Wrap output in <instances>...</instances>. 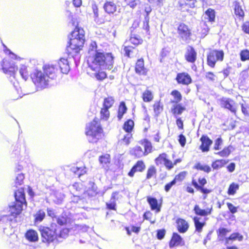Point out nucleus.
Masks as SVG:
<instances>
[{
  "label": "nucleus",
  "instance_id": "46",
  "mask_svg": "<svg viewBox=\"0 0 249 249\" xmlns=\"http://www.w3.org/2000/svg\"><path fill=\"white\" fill-rule=\"evenodd\" d=\"M217 233L218 237L220 238L219 239L220 240H222L223 238L226 236L227 234L229 232V231L225 228H219L217 230Z\"/></svg>",
  "mask_w": 249,
  "mask_h": 249
},
{
  "label": "nucleus",
  "instance_id": "52",
  "mask_svg": "<svg viewBox=\"0 0 249 249\" xmlns=\"http://www.w3.org/2000/svg\"><path fill=\"white\" fill-rule=\"evenodd\" d=\"M223 144V140L220 136L214 141L213 149L215 150H219L221 149V145Z\"/></svg>",
  "mask_w": 249,
  "mask_h": 249
},
{
  "label": "nucleus",
  "instance_id": "7",
  "mask_svg": "<svg viewBox=\"0 0 249 249\" xmlns=\"http://www.w3.org/2000/svg\"><path fill=\"white\" fill-rule=\"evenodd\" d=\"M224 58V52L222 50H211L207 54V65L213 68L217 61L222 62Z\"/></svg>",
  "mask_w": 249,
  "mask_h": 249
},
{
  "label": "nucleus",
  "instance_id": "21",
  "mask_svg": "<svg viewBox=\"0 0 249 249\" xmlns=\"http://www.w3.org/2000/svg\"><path fill=\"white\" fill-rule=\"evenodd\" d=\"M25 237L30 242L32 243L36 242L39 239L37 232L33 229L27 231L25 234Z\"/></svg>",
  "mask_w": 249,
  "mask_h": 249
},
{
  "label": "nucleus",
  "instance_id": "54",
  "mask_svg": "<svg viewBox=\"0 0 249 249\" xmlns=\"http://www.w3.org/2000/svg\"><path fill=\"white\" fill-rule=\"evenodd\" d=\"M70 230L67 228H64L57 232V238H65L68 235Z\"/></svg>",
  "mask_w": 249,
  "mask_h": 249
},
{
  "label": "nucleus",
  "instance_id": "62",
  "mask_svg": "<svg viewBox=\"0 0 249 249\" xmlns=\"http://www.w3.org/2000/svg\"><path fill=\"white\" fill-rule=\"evenodd\" d=\"M197 191H200L202 194H203L204 199H205L207 197V195L212 192V190L209 189L204 187L199 188Z\"/></svg>",
  "mask_w": 249,
  "mask_h": 249
},
{
  "label": "nucleus",
  "instance_id": "10",
  "mask_svg": "<svg viewBox=\"0 0 249 249\" xmlns=\"http://www.w3.org/2000/svg\"><path fill=\"white\" fill-rule=\"evenodd\" d=\"M179 37L183 41L189 42L191 39L192 32L188 26L184 23H181L179 24L177 29Z\"/></svg>",
  "mask_w": 249,
  "mask_h": 249
},
{
  "label": "nucleus",
  "instance_id": "64",
  "mask_svg": "<svg viewBox=\"0 0 249 249\" xmlns=\"http://www.w3.org/2000/svg\"><path fill=\"white\" fill-rule=\"evenodd\" d=\"M227 205L230 212L232 214H234L237 212V207L234 206L232 203L230 202H227Z\"/></svg>",
  "mask_w": 249,
  "mask_h": 249
},
{
  "label": "nucleus",
  "instance_id": "11",
  "mask_svg": "<svg viewBox=\"0 0 249 249\" xmlns=\"http://www.w3.org/2000/svg\"><path fill=\"white\" fill-rule=\"evenodd\" d=\"M199 140L201 142V144L199 147V149L202 152H208L209 151L213 141L207 135L205 134L201 136Z\"/></svg>",
  "mask_w": 249,
  "mask_h": 249
},
{
  "label": "nucleus",
  "instance_id": "50",
  "mask_svg": "<svg viewBox=\"0 0 249 249\" xmlns=\"http://www.w3.org/2000/svg\"><path fill=\"white\" fill-rule=\"evenodd\" d=\"M91 8L93 13V18L94 20L96 21L99 18V9L97 5L95 2L93 1L91 2Z\"/></svg>",
  "mask_w": 249,
  "mask_h": 249
},
{
  "label": "nucleus",
  "instance_id": "25",
  "mask_svg": "<svg viewBox=\"0 0 249 249\" xmlns=\"http://www.w3.org/2000/svg\"><path fill=\"white\" fill-rule=\"evenodd\" d=\"M127 107L126 106L125 103L124 101H122L120 103L117 114V118L118 121H121L123 118L124 115L126 113Z\"/></svg>",
  "mask_w": 249,
  "mask_h": 249
},
{
  "label": "nucleus",
  "instance_id": "47",
  "mask_svg": "<svg viewBox=\"0 0 249 249\" xmlns=\"http://www.w3.org/2000/svg\"><path fill=\"white\" fill-rule=\"evenodd\" d=\"M240 60L243 61L249 60V50L248 49H244L240 52L239 53Z\"/></svg>",
  "mask_w": 249,
  "mask_h": 249
},
{
  "label": "nucleus",
  "instance_id": "1",
  "mask_svg": "<svg viewBox=\"0 0 249 249\" xmlns=\"http://www.w3.org/2000/svg\"><path fill=\"white\" fill-rule=\"evenodd\" d=\"M15 202L11 203L9 205L8 214H4L0 217V224L4 223L8 227H3V232L7 235L9 233L6 232V230L8 228L11 229L14 227L17 222L16 218L18 215L20 214L22 210L23 204L26 203L25 199V194L24 189L20 188L14 192ZM9 233V234H11Z\"/></svg>",
  "mask_w": 249,
  "mask_h": 249
},
{
  "label": "nucleus",
  "instance_id": "60",
  "mask_svg": "<svg viewBox=\"0 0 249 249\" xmlns=\"http://www.w3.org/2000/svg\"><path fill=\"white\" fill-rule=\"evenodd\" d=\"M153 107L155 115L158 116L162 110V107L160 106V103H155Z\"/></svg>",
  "mask_w": 249,
  "mask_h": 249
},
{
  "label": "nucleus",
  "instance_id": "31",
  "mask_svg": "<svg viewBox=\"0 0 249 249\" xmlns=\"http://www.w3.org/2000/svg\"><path fill=\"white\" fill-rule=\"evenodd\" d=\"M193 168L198 171H202L205 173H209L211 171V167L206 164H202L200 162H196Z\"/></svg>",
  "mask_w": 249,
  "mask_h": 249
},
{
  "label": "nucleus",
  "instance_id": "33",
  "mask_svg": "<svg viewBox=\"0 0 249 249\" xmlns=\"http://www.w3.org/2000/svg\"><path fill=\"white\" fill-rule=\"evenodd\" d=\"M228 162V160L224 159L216 160L212 162V167L213 170H218L224 167Z\"/></svg>",
  "mask_w": 249,
  "mask_h": 249
},
{
  "label": "nucleus",
  "instance_id": "45",
  "mask_svg": "<svg viewBox=\"0 0 249 249\" xmlns=\"http://www.w3.org/2000/svg\"><path fill=\"white\" fill-rule=\"evenodd\" d=\"M153 98L152 92L149 90H146L142 94V99L145 102H149Z\"/></svg>",
  "mask_w": 249,
  "mask_h": 249
},
{
  "label": "nucleus",
  "instance_id": "13",
  "mask_svg": "<svg viewBox=\"0 0 249 249\" xmlns=\"http://www.w3.org/2000/svg\"><path fill=\"white\" fill-rule=\"evenodd\" d=\"M178 84L188 86L193 82L191 76L187 72L178 73L176 77Z\"/></svg>",
  "mask_w": 249,
  "mask_h": 249
},
{
  "label": "nucleus",
  "instance_id": "8",
  "mask_svg": "<svg viewBox=\"0 0 249 249\" xmlns=\"http://www.w3.org/2000/svg\"><path fill=\"white\" fill-rule=\"evenodd\" d=\"M0 65L3 73L15 78L18 68L13 60L9 58H4L0 62Z\"/></svg>",
  "mask_w": 249,
  "mask_h": 249
},
{
  "label": "nucleus",
  "instance_id": "2",
  "mask_svg": "<svg viewBox=\"0 0 249 249\" xmlns=\"http://www.w3.org/2000/svg\"><path fill=\"white\" fill-rule=\"evenodd\" d=\"M97 45L95 41L92 42L89 50L90 56L89 61L91 64L89 67L96 71L98 69L111 70L113 68L114 56L111 53L104 52L102 50H97Z\"/></svg>",
  "mask_w": 249,
  "mask_h": 249
},
{
  "label": "nucleus",
  "instance_id": "49",
  "mask_svg": "<svg viewBox=\"0 0 249 249\" xmlns=\"http://www.w3.org/2000/svg\"><path fill=\"white\" fill-rule=\"evenodd\" d=\"M94 77L96 79L100 81H102L107 77V73L104 71H99L95 72Z\"/></svg>",
  "mask_w": 249,
  "mask_h": 249
},
{
  "label": "nucleus",
  "instance_id": "53",
  "mask_svg": "<svg viewBox=\"0 0 249 249\" xmlns=\"http://www.w3.org/2000/svg\"><path fill=\"white\" fill-rule=\"evenodd\" d=\"M109 109L103 107L101 109L100 114L101 118L107 120L109 117Z\"/></svg>",
  "mask_w": 249,
  "mask_h": 249
},
{
  "label": "nucleus",
  "instance_id": "34",
  "mask_svg": "<svg viewBox=\"0 0 249 249\" xmlns=\"http://www.w3.org/2000/svg\"><path fill=\"white\" fill-rule=\"evenodd\" d=\"M46 216V213L42 209L39 210L34 215V223L37 224L40 223L43 221Z\"/></svg>",
  "mask_w": 249,
  "mask_h": 249
},
{
  "label": "nucleus",
  "instance_id": "41",
  "mask_svg": "<svg viewBox=\"0 0 249 249\" xmlns=\"http://www.w3.org/2000/svg\"><path fill=\"white\" fill-rule=\"evenodd\" d=\"M19 73L24 80L26 81L28 79L29 74L26 66L24 65H21L19 69Z\"/></svg>",
  "mask_w": 249,
  "mask_h": 249
},
{
  "label": "nucleus",
  "instance_id": "16",
  "mask_svg": "<svg viewBox=\"0 0 249 249\" xmlns=\"http://www.w3.org/2000/svg\"><path fill=\"white\" fill-rule=\"evenodd\" d=\"M145 169V165L142 160H138L136 163L132 167L128 173V176L130 177H133L135 173L139 172H142Z\"/></svg>",
  "mask_w": 249,
  "mask_h": 249
},
{
  "label": "nucleus",
  "instance_id": "32",
  "mask_svg": "<svg viewBox=\"0 0 249 249\" xmlns=\"http://www.w3.org/2000/svg\"><path fill=\"white\" fill-rule=\"evenodd\" d=\"M234 150V148L233 146L230 145L228 146L224 147L222 150L215 153V154L222 157H228Z\"/></svg>",
  "mask_w": 249,
  "mask_h": 249
},
{
  "label": "nucleus",
  "instance_id": "5",
  "mask_svg": "<svg viewBox=\"0 0 249 249\" xmlns=\"http://www.w3.org/2000/svg\"><path fill=\"white\" fill-rule=\"evenodd\" d=\"M30 77L37 89V90L47 88L49 85V80L47 78L46 75L38 69H35L30 74Z\"/></svg>",
  "mask_w": 249,
  "mask_h": 249
},
{
  "label": "nucleus",
  "instance_id": "40",
  "mask_svg": "<svg viewBox=\"0 0 249 249\" xmlns=\"http://www.w3.org/2000/svg\"><path fill=\"white\" fill-rule=\"evenodd\" d=\"M114 103V98L112 97H108L107 98H105L103 102V107L109 109L112 106Z\"/></svg>",
  "mask_w": 249,
  "mask_h": 249
},
{
  "label": "nucleus",
  "instance_id": "17",
  "mask_svg": "<svg viewBox=\"0 0 249 249\" xmlns=\"http://www.w3.org/2000/svg\"><path fill=\"white\" fill-rule=\"evenodd\" d=\"M135 71L139 75L145 76L147 74V69L144 67V60L142 58L137 60L135 67Z\"/></svg>",
  "mask_w": 249,
  "mask_h": 249
},
{
  "label": "nucleus",
  "instance_id": "48",
  "mask_svg": "<svg viewBox=\"0 0 249 249\" xmlns=\"http://www.w3.org/2000/svg\"><path fill=\"white\" fill-rule=\"evenodd\" d=\"M187 174V172L186 171L181 172L178 174L176 175L173 180L175 181L176 184L177 182H181L185 178Z\"/></svg>",
  "mask_w": 249,
  "mask_h": 249
},
{
  "label": "nucleus",
  "instance_id": "29",
  "mask_svg": "<svg viewBox=\"0 0 249 249\" xmlns=\"http://www.w3.org/2000/svg\"><path fill=\"white\" fill-rule=\"evenodd\" d=\"M186 108L182 104H175L171 108L172 113L174 115H180L185 110Z\"/></svg>",
  "mask_w": 249,
  "mask_h": 249
},
{
  "label": "nucleus",
  "instance_id": "57",
  "mask_svg": "<svg viewBox=\"0 0 249 249\" xmlns=\"http://www.w3.org/2000/svg\"><path fill=\"white\" fill-rule=\"evenodd\" d=\"M106 208L108 210H116V202L112 200H109V202L106 203Z\"/></svg>",
  "mask_w": 249,
  "mask_h": 249
},
{
  "label": "nucleus",
  "instance_id": "3",
  "mask_svg": "<svg viewBox=\"0 0 249 249\" xmlns=\"http://www.w3.org/2000/svg\"><path fill=\"white\" fill-rule=\"evenodd\" d=\"M68 38L66 53L69 57L75 59L78 56L85 41L84 31L82 28L76 27L68 36Z\"/></svg>",
  "mask_w": 249,
  "mask_h": 249
},
{
  "label": "nucleus",
  "instance_id": "9",
  "mask_svg": "<svg viewBox=\"0 0 249 249\" xmlns=\"http://www.w3.org/2000/svg\"><path fill=\"white\" fill-rule=\"evenodd\" d=\"M219 102L222 108L229 110L234 115H236L237 104L233 100L230 98L222 97L219 99Z\"/></svg>",
  "mask_w": 249,
  "mask_h": 249
},
{
  "label": "nucleus",
  "instance_id": "30",
  "mask_svg": "<svg viewBox=\"0 0 249 249\" xmlns=\"http://www.w3.org/2000/svg\"><path fill=\"white\" fill-rule=\"evenodd\" d=\"M69 221V218L64 213L59 216H56L55 218V221L60 226L66 225Z\"/></svg>",
  "mask_w": 249,
  "mask_h": 249
},
{
  "label": "nucleus",
  "instance_id": "43",
  "mask_svg": "<svg viewBox=\"0 0 249 249\" xmlns=\"http://www.w3.org/2000/svg\"><path fill=\"white\" fill-rule=\"evenodd\" d=\"M130 41L132 44L138 45L142 43V40L139 36L136 34H131Z\"/></svg>",
  "mask_w": 249,
  "mask_h": 249
},
{
  "label": "nucleus",
  "instance_id": "19",
  "mask_svg": "<svg viewBox=\"0 0 249 249\" xmlns=\"http://www.w3.org/2000/svg\"><path fill=\"white\" fill-rule=\"evenodd\" d=\"M193 211L196 215L207 216L212 213L213 211V207L211 206L210 208L208 207L206 209H202L200 208L198 205L196 204L194 207Z\"/></svg>",
  "mask_w": 249,
  "mask_h": 249
},
{
  "label": "nucleus",
  "instance_id": "26",
  "mask_svg": "<svg viewBox=\"0 0 249 249\" xmlns=\"http://www.w3.org/2000/svg\"><path fill=\"white\" fill-rule=\"evenodd\" d=\"M70 171L73 173V175L75 177L77 176L78 178H80L87 172L86 168L85 166L84 167L73 166L71 168Z\"/></svg>",
  "mask_w": 249,
  "mask_h": 249
},
{
  "label": "nucleus",
  "instance_id": "38",
  "mask_svg": "<svg viewBox=\"0 0 249 249\" xmlns=\"http://www.w3.org/2000/svg\"><path fill=\"white\" fill-rule=\"evenodd\" d=\"M239 185L238 184L235 182L231 183L229 186L227 191L228 194L230 196L234 195L237 190L239 189Z\"/></svg>",
  "mask_w": 249,
  "mask_h": 249
},
{
  "label": "nucleus",
  "instance_id": "23",
  "mask_svg": "<svg viewBox=\"0 0 249 249\" xmlns=\"http://www.w3.org/2000/svg\"><path fill=\"white\" fill-rule=\"evenodd\" d=\"M64 196L63 194L58 192H53L51 195V199L55 204L57 205H60L63 202Z\"/></svg>",
  "mask_w": 249,
  "mask_h": 249
},
{
  "label": "nucleus",
  "instance_id": "28",
  "mask_svg": "<svg viewBox=\"0 0 249 249\" xmlns=\"http://www.w3.org/2000/svg\"><path fill=\"white\" fill-rule=\"evenodd\" d=\"M201 218L198 216H194L193 218L196 229V231L201 232L202 231L203 227L205 225L206 222L200 221Z\"/></svg>",
  "mask_w": 249,
  "mask_h": 249
},
{
  "label": "nucleus",
  "instance_id": "61",
  "mask_svg": "<svg viewBox=\"0 0 249 249\" xmlns=\"http://www.w3.org/2000/svg\"><path fill=\"white\" fill-rule=\"evenodd\" d=\"M58 64L61 70H62L63 68H66L67 66L69 67L68 60L64 58L60 59Z\"/></svg>",
  "mask_w": 249,
  "mask_h": 249
},
{
  "label": "nucleus",
  "instance_id": "63",
  "mask_svg": "<svg viewBox=\"0 0 249 249\" xmlns=\"http://www.w3.org/2000/svg\"><path fill=\"white\" fill-rule=\"evenodd\" d=\"M178 141L182 147H184L186 142V139L185 136L182 134H180L178 136Z\"/></svg>",
  "mask_w": 249,
  "mask_h": 249
},
{
  "label": "nucleus",
  "instance_id": "58",
  "mask_svg": "<svg viewBox=\"0 0 249 249\" xmlns=\"http://www.w3.org/2000/svg\"><path fill=\"white\" fill-rule=\"evenodd\" d=\"M127 4L132 8H135L137 5L140 4V0H125Z\"/></svg>",
  "mask_w": 249,
  "mask_h": 249
},
{
  "label": "nucleus",
  "instance_id": "12",
  "mask_svg": "<svg viewBox=\"0 0 249 249\" xmlns=\"http://www.w3.org/2000/svg\"><path fill=\"white\" fill-rule=\"evenodd\" d=\"M185 245V241L183 238L178 233L174 232L169 242V247L170 249L177 246H182Z\"/></svg>",
  "mask_w": 249,
  "mask_h": 249
},
{
  "label": "nucleus",
  "instance_id": "55",
  "mask_svg": "<svg viewBox=\"0 0 249 249\" xmlns=\"http://www.w3.org/2000/svg\"><path fill=\"white\" fill-rule=\"evenodd\" d=\"M20 145L17 143L14 147V149L13 150L12 155L13 158H18L19 155H20Z\"/></svg>",
  "mask_w": 249,
  "mask_h": 249
},
{
  "label": "nucleus",
  "instance_id": "39",
  "mask_svg": "<svg viewBox=\"0 0 249 249\" xmlns=\"http://www.w3.org/2000/svg\"><path fill=\"white\" fill-rule=\"evenodd\" d=\"M25 178L24 174L22 173H17L16 174V178L15 180V186L18 187L23 183V180Z\"/></svg>",
  "mask_w": 249,
  "mask_h": 249
},
{
  "label": "nucleus",
  "instance_id": "18",
  "mask_svg": "<svg viewBox=\"0 0 249 249\" xmlns=\"http://www.w3.org/2000/svg\"><path fill=\"white\" fill-rule=\"evenodd\" d=\"M196 55L197 53L194 48L191 46H188L184 55L186 60L188 62L194 63L196 61Z\"/></svg>",
  "mask_w": 249,
  "mask_h": 249
},
{
  "label": "nucleus",
  "instance_id": "35",
  "mask_svg": "<svg viewBox=\"0 0 249 249\" xmlns=\"http://www.w3.org/2000/svg\"><path fill=\"white\" fill-rule=\"evenodd\" d=\"M134 126V122L131 119H128L124 124L123 129L126 133H131Z\"/></svg>",
  "mask_w": 249,
  "mask_h": 249
},
{
  "label": "nucleus",
  "instance_id": "59",
  "mask_svg": "<svg viewBox=\"0 0 249 249\" xmlns=\"http://www.w3.org/2000/svg\"><path fill=\"white\" fill-rule=\"evenodd\" d=\"M242 113L246 116H249V110L248 106L246 104H240Z\"/></svg>",
  "mask_w": 249,
  "mask_h": 249
},
{
  "label": "nucleus",
  "instance_id": "4",
  "mask_svg": "<svg viewBox=\"0 0 249 249\" xmlns=\"http://www.w3.org/2000/svg\"><path fill=\"white\" fill-rule=\"evenodd\" d=\"M58 229V226L54 222L52 223L50 227L40 226L39 231L41 234L42 242L48 244L53 242L57 238Z\"/></svg>",
  "mask_w": 249,
  "mask_h": 249
},
{
  "label": "nucleus",
  "instance_id": "14",
  "mask_svg": "<svg viewBox=\"0 0 249 249\" xmlns=\"http://www.w3.org/2000/svg\"><path fill=\"white\" fill-rule=\"evenodd\" d=\"M42 69L43 73L46 75L47 79H53L56 77L57 69L54 65L46 64L43 66Z\"/></svg>",
  "mask_w": 249,
  "mask_h": 249
},
{
  "label": "nucleus",
  "instance_id": "37",
  "mask_svg": "<svg viewBox=\"0 0 249 249\" xmlns=\"http://www.w3.org/2000/svg\"><path fill=\"white\" fill-rule=\"evenodd\" d=\"M131 155L135 157L139 158L145 155V153L143 151L142 148L140 146H136L130 150Z\"/></svg>",
  "mask_w": 249,
  "mask_h": 249
},
{
  "label": "nucleus",
  "instance_id": "15",
  "mask_svg": "<svg viewBox=\"0 0 249 249\" xmlns=\"http://www.w3.org/2000/svg\"><path fill=\"white\" fill-rule=\"evenodd\" d=\"M147 201L152 211H155L157 213L160 211L162 206V201L160 203H159L158 199L156 197L152 196H147Z\"/></svg>",
  "mask_w": 249,
  "mask_h": 249
},
{
  "label": "nucleus",
  "instance_id": "24",
  "mask_svg": "<svg viewBox=\"0 0 249 249\" xmlns=\"http://www.w3.org/2000/svg\"><path fill=\"white\" fill-rule=\"evenodd\" d=\"M205 18L212 23L215 21L216 12L212 8H209L205 12Z\"/></svg>",
  "mask_w": 249,
  "mask_h": 249
},
{
  "label": "nucleus",
  "instance_id": "6",
  "mask_svg": "<svg viewBox=\"0 0 249 249\" xmlns=\"http://www.w3.org/2000/svg\"><path fill=\"white\" fill-rule=\"evenodd\" d=\"M103 129L98 119H94L92 122L87 124L86 134L87 136H91V140H89L90 142H97L96 137L101 134Z\"/></svg>",
  "mask_w": 249,
  "mask_h": 249
},
{
  "label": "nucleus",
  "instance_id": "22",
  "mask_svg": "<svg viewBox=\"0 0 249 249\" xmlns=\"http://www.w3.org/2000/svg\"><path fill=\"white\" fill-rule=\"evenodd\" d=\"M103 8L106 13L109 15L114 14L117 10V5L113 1H107L103 5Z\"/></svg>",
  "mask_w": 249,
  "mask_h": 249
},
{
  "label": "nucleus",
  "instance_id": "56",
  "mask_svg": "<svg viewBox=\"0 0 249 249\" xmlns=\"http://www.w3.org/2000/svg\"><path fill=\"white\" fill-rule=\"evenodd\" d=\"M156 237L158 240L163 239L166 234V230L164 229H159L156 231Z\"/></svg>",
  "mask_w": 249,
  "mask_h": 249
},
{
  "label": "nucleus",
  "instance_id": "42",
  "mask_svg": "<svg viewBox=\"0 0 249 249\" xmlns=\"http://www.w3.org/2000/svg\"><path fill=\"white\" fill-rule=\"evenodd\" d=\"M145 153V155H148L149 153L151 152L152 145L151 142L147 139H145L142 143Z\"/></svg>",
  "mask_w": 249,
  "mask_h": 249
},
{
  "label": "nucleus",
  "instance_id": "44",
  "mask_svg": "<svg viewBox=\"0 0 249 249\" xmlns=\"http://www.w3.org/2000/svg\"><path fill=\"white\" fill-rule=\"evenodd\" d=\"M228 238L231 239L232 241L238 240L239 242L242 241L243 240L244 237L238 232H235L231 233L229 237Z\"/></svg>",
  "mask_w": 249,
  "mask_h": 249
},
{
  "label": "nucleus",
  "instance_id": "27",
  "mask_svg": "<svg viewBox=\"0 0 249 249\" xmlns=\"http://www.w3.org/2000/svg\"><path fill=\"white\" fill-rule=\"evenodd\" d=\"M234 6V11L235 15L238 17L239 19H242L245 16L244 12L242 9L239 2L235 1L233 2Z\"/></svg>",
  "mask_w": 249,
  "mask_h": 249
},
{
  "label": "nucleus",
  "instance_id": "20",
  "mask_svg": "<svg viewBox=\"0 0 249 249\" xmlns=\"http://www.w3.org/2000/svg\"><path fill=\"white\" fill-rule=\"evenodd\" d=\"M176 223L178 231L179 233H184L188 231L189 225L185 219L178 218L176 220Z\"/></svg>",
  "mask_w": 249,
  "mask_h": 249
},
{
  "label": "nucleus",
  "instance_id": "36",
  "mask_svg": "<svg viewBox=\"0 0 249 249\" xmlns=\"http://www.w3.org/2000/svg\"><path fill=\"white\" fill-rule=\"evenodd\" d=\"M174 97L173 100H171V103L178 104L180 102L182 99V96L181 93L177 89L173 90L170 93Z\"/></svg>",
  "mask_w": 249,
  "mask_h": 249
},
{
  "label": "nucleus",
  "instance_id": "51",
  "mask_svg": "<svg viewBox=\"0 0 249 249\" xmlns=\"http://www.w3.org/2000/svg\"><path fill=\"white\" fill-rule=\"evenodd\" d=\"M156 167L153 165L150 166L147 171L146 179H149L151 178L154 175H156Z\"/></svg>",
  "mask_w": 249,
  "mask_h": 249
}]
</instances>
